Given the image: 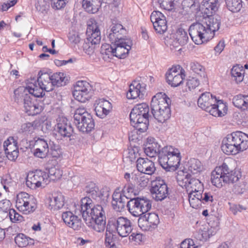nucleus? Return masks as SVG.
I'll use <instances>...</instances> for the list:
<instances>
[{"label": "nucleus", "instance_id": "1", "mask_svg": "<svg viewBox=\"0 0 248 248\" xmlns=\"http://www.w3.org/2000/svg\"><path fill=\"white\" fill-rule=\"evenodd\" d=\"M201 4L205 21L193 23L188 30L191 39L197 45L213 38L220 25L219 17L214 15L219 6V0H203Z\"/></svg>", "mask_w": 248, "mask_h": 248}, {"label": "nucleus", "instance_id": "2", "mask_svg": "<svg viewBox=\"0 0 248 248\" xmlns=\"http://www.w3.org/2000/svg\"><path fill=\"white\" fill-rule=\"evenodd\" d=\"M79 212L89 228L98 232L104 231L106 217L102 205H94L92 200L86 196L80 200Z\"/></svg>", "mask_w": 248, "mask_h": 248}, {"label": "nucleus", "instance_id": "3", "mask_svg": "<svg viewBox=\"0 0 248 248\" xmlns=\"http://www.w3.org/2000/svg\"><path fill=\"white\" fill-rule=\"evenodd\" d=\"M248 148V135L240 131L228 135L222 142L221 150L227 155H236Z\"/></svg>", "mask_w": 248, "mask_h": 248}, {"label": "nucleus", "instance_id": "4", "mask_svg": "<svg viewBox=\"0 0 248 248\" xmlns=\"http://www.w3.org/2000/svg\"><path fill=\"white\" fill-rule=\"evenodd\" d=\"M199 107L211 115L222 117L227 113V107L221 100H217L209 92L202 93L198 100Z\"/></svg>", "mask_w": 248, "mask_h": 248}, {"label": "nucleus", "instance_id": "5", "mask_svg": "<svg viewBox=\"0 0 248 248\" xmlns=\"http://www.w3.org/2000/svg\"><path fill=\"white\" fill-rule=\"evenodd\" d=\"M240 174L231 170L228 165L223 163L216 167L211 173V182L213 185L220 188L225 184L234 183L239 179Z\"/></svg>", "mask_w": 248, "mask_h": 248}, {"label": "nucleus", "instance_id": "6", "mask_svg": "<svg viewBox=\"0 0 248 248\" xmlns=\"http://www.w3.org/2000/svg\"><path fill=\"white\" fill-rule=\"evenodd\" d=\"M181 160L180 152L172 146L162 148L158 155V162L166 171H174L177 169Z\"/></svg>", "mask_w": 248, "mask_h": 248}, {"label": "nucleus", "instance_id": "7", "mask_svg": "<svg viewBox=\"0 0 248 248\" xmlns=\"http://www.w3.org/2000/svg\"><path fill=\"white\" fill-rule=\"evenodd\" d=\"M108 226L112 232L121 237L129 236L133 229L132 221L124 217L110 218L108 221Z\"/></svg>", "mask_w": 248, "mask_h": 248}, {"label": "nucleus", "instance_id": "8", "mask_svg": "<svg viewBox=\"0 0 248 248\" xmlns=\"http://www.w3.org/2000/svg\"><path fill=\"white\" fill-rule=\"evenodd\" d=\"M36 80L38 85L46 92L54 90V87H61L62 82V76L61 72H56L52 75L48 73H43L40 71L38 74Z\"/></svg>", "mask_w": 248, "mask_h": 248}, {"label": "nucleus", "instance_id": "9", "mask_svg": "<svg viewBox=\"0 0 248 248\" xmlns=\"http://www.w3.org/2000/svg\"><path fill=\"white\" fill-rule=\"evenodd\" d=\"M14 94L16 101L23 102L25 111L29 115H35L41 111V108L32 102L30 95L23 88L15 90Z\"/></svg>", "mask_w": 248, "mask_h": 248}, {"label": "nucleus", "instance_id": "10", "mask_svg": "<svg viewBox=\"0 0 248 248\" xmlns=\"http://www.w3.org/2000/svg\"><path fill=\"white\" fill-rule=\"evenodd\" d=\"M126 206L131 215L140 217L151 209L152 203L146 198L137 197L129 200Z\"/></svg>", "mask_w": 248, "mask_h": 248}, {"label": "nucleus", "instance_id": "11", "mask_svg": "<svg viewBox=\"0 0 248 248\" xmlns=\"http://www.w3.org/2000/svg\"><path fill=\"white\" fill-rule=\"evenodd\" d=\"M16 207L23 214L29 215L36 210V201L33 196L21 192L16 196Z\"/></svg>", "mask_w": 248, "mask_h": 248}, {"label": "nucleus", "instance_id": "12", "mask_svg": "<svg viewBox=\"0 0 248 248\" xmlns=\"http://www.w3.org/2000/svg\"><path fill=\"white\" fill-rule=\"evenodd\" d=\"M93 93V86L85 81H78L74 86L73 95L75 99L81 103L90 100Z\"/></svg>", "mask_w": 248, "mask_h": 248}, {"label": "nucleus", "instance_id": "13", "mask_svg": "<svg viewBox=\"0 0 248 248\" xmlns=\"http://www.w3.org/2000/svg\"><path fill=\"white\" fill-rule=\"evenodd\" d=\"M74 120L76 126H87V130L89 127L94 128L95 123L92 115L83 107L77 108L74 112Z\"/></svg>", "mask_w": 248, "mask_h": 248}, {"label": "nucleus", "instance_id": "14", "mask_svg": "<svg viewBox=\"0 0 248 248\" xmlns=\"http://www.w3.org/2000/svg\"><path fill=\"white\" fill-rule=\"evenodd\" d=\"M178 183L180 186L186 188L188 194L191 193L201 192L203 191V184L198 179L192 177L187 174L185 178H178Z\"/></svg>", "mask_w": 248, "mask_h": 248}, {"label": "nucleus", "instance_id": "15", "mask_svg": "<svg viewBox=\"0 0 248 248\" xmlns=\"http://www.w3.org/2000/svg\"><path fill=\"white\" fill-rule=\"evenodd\" d=\"M48 175L41 170H36L28 173L26 184L28 187L31 189H36L42 186V184H46L48 181Z\"/></svg>", "mask_w": 248, "mask_h": 248}, {"label": "nucleus", "instance_id": "16", "mask_svg": "<svg viewBox=\"0 0 248 248\" xmlns=\"http://www.w3.org/2000/svg\"><path fill=\"white\" fill-rule=\"evenodd\" d=\"M151 192L153 198L156 201H162L169 195L167 185L163 180H156L152 183Z\"/></svg>", "mask_w": 248, "mask_h": 248}, {"label": "nucleus", "instance_id": "17", "mask_svg": "<svg viewBox=\"0 0 248 248\" xmlns=\"http://www.w3.org/2000/svg\"><path fill=\"white\" fill-rule=\"evenodd\" d=\"M86 38L84 40L82 46L83 51L88 55H92L95 48L99 46L101 39L100 31L86 34Z\"/></svg>", "mask_w": 248, "mask_h": 248}, {"label": "nucleus", "instance_id": "18", "mask_svg": "<svg viewBox=\"0 0 248 248\" xmlns=\"http://www.w3.org/2000/svg\"><path fill=\"white\" fill-rule=\"evenodd\" d=\"M179 68L176 66L170 68L166 73V79L167 83L172 87H177L183 81L185 75L184 70L178 71Z\"/></svg>", "mask_w": 248, "mask_h": 248}, {"label": "nucleus", "instance_id": "19", "mask_svg": "<svg viewBox=\"0 0 248 248\" xmlns=\"http://www.w3.org/2000/svg\"><path fill=\"white\" fill-rule=\"evenodd\" d=\"M159 222L158 216L154 213H145L140 216L138 219L139 226L144 230H149L150 228H155Z\"/></svg>", "mask_w": 248, "mask_h": 248}, {"label": "nucleus", "instance_id": "20", "mask_svg": "<svg viewBox=\"0 0 248 248\" xmlns=\"http://www.w3.org/2000/svg\"><path fill=\"white\" fill-rule=\"evenodd\" d=\"M170 99L165 93H159L152 98L151 102V110L158 111L160 109L170 108Z\"/></svg>", "mask_w": 248, "mask_h": 248}, {"label": "nucleus", "instance_id": "21", "mask_svg": "<svg viewBox=\"0 0 248 248\" xmlns=\"http://www.w3.org/2000/svg\"><path fill=\"white\" fill-rule=\"evenodd\" d=\"M151 21L157 33L163 34L167 30V21L164 15L159 11H154L150 16Z\"/></svg>", "mask_w": 248, "mask_h": 248}, {"label": "nucleus", "instance_id": "22", "mask_svg": "<svg viewBox=\"0 0 248 248\" xmlns=\"http://www.w3.org/2000/svg\"><path fill=\"white\" fill-rule=\"evenodd\" d=\"M111 43L114 44L115 56L120 59L126 57L132 46V42L130 39L123 40L122 41L118 40L116 43Z\"/></svg>", "mask_w": 248, "mask_h": 248}, {"label": "nucleus", "instance_id": "23", "mask_svg": "<svg viewBox=\"0 0 248 248\" xmlns=\"http://www.w3.org/2000/svg\"><path fill=\"white\" fill-rule=\"evenodd\" d=\"M145 84L140 83L138 81H134L129 85V90L126 94L128 99H135L137 98H142L145 92Z\"/></svg>", "mask_w": 248, "mask_h": 248}, {"label": "nucleus", "instance_id": "24", "mask_svg": "<svg viewBox=\"0 0 248 248\" xmlns=\"http://www.w3.org/2000/svg\"><path fill=\"white\" fill-rule=\"evenodd\" d=\"M94 107L96 116L100 118L106 117L112 109L111 104L103 98L96 100Z\"/></svg>", "mask_w": 248, "mask_h": 248}, {"label": "nucleus", "instance_id": "25", "mask_svg": "<svg viewBox=\"0 0 248 248\" xmlns=\"http://www.w3.org/2000/svg\"><path fill=\"white\" fill-rule=\"evenodd\" d=\"M63 222L68 227L75 231L79 230L82 227V221L70 211H63Z\"/></svg>", "mask_w": 248, "mask_h": 248}, {"label": "nucleus", "instance_id": "26", "mask_svg": "<svg viewBox=\"0 0 248 248\" xmlns=\"http://www.w3.org/2000/svg\"><path fill=\"white\" fill-rule=\"evenodd\" d=\"M136 163L137 170L141 173L152 175L155 170L154 163L147 158L140 157Z\"/></svg>", "mask_w": 248, "mask_h": 248}, {"label": "nucleus", "instance_id": "27", "mask_svg": "<svg viewBox=\"0 0 248 248\" xmlns=\"http://www.w3.org/2000/svg\"><path fill=\"white\" fill-rule=\"evenodd\" d=\"M125 33V30L121 24H113L109 32L108 38L111 43H116V41L127 39L124 38Z\"/></svg>", "mask_w": 248, "mask_h": 248}, {"label": "nucleus", "instance_id": "28", "mask_svg": "<svg viewBox=\"0 0 248 248\" xmlns=\"http://www.w3.org/2000/svg\"><path fill=\"white\" fill-rule=\"evenodd\" d=\"M119 189L115 190L112 195L111 204L113 208L116 211L120 212L125 205L126 201L129 199L126 195H124Z\"/></svg>", "mask_w": 248, "mask_h": 248}, {"label": "nucleus", "instance_id": "29", "mask_svg": "<svg viewBox=\"0 0 248 248\" xmlns=\"http://www.w3.org/2000/svg\"><path fill=\"white\" fill-rule=\"evenodd\" d=\"M34 156L43 158L46 157L48 152V145L46 140L39 138L34 143Z\"/></svg>", "mask_w": 248, "mask_h": 248}, {"label": "nucleus", "instance_id": "30", "mask_svg": "<svg viewBox=\"0 0 248 248\" xmlns=\"http://www.w3.org/2000/svg\"><path fill=\"white\" fill-rule=\"evenodd\" d=\"M159 147L160 145L155 141V139L150 137L147 139V142L144 145V152L147 156L153 157L160 152Z\"/></svg>", "mask_w": 248, "mask_h": 248}, {"label": "nucleus", "instance_id": "31", "mask_svg": "<svg viewBox=\"0 0 248 248\" xmlns=\"http://www.w3.org/2000/svg\"><path fill=\"white\" fill-rule=\"evenodd\" d=\"M23 89L26 90L28 94H31L36 97H43L45 95V91L42 89L41 87L37 85L36 80L35 78H31L28 80V85L26 88Z\"/></svg>", "mask_w": 248, "mask_h": 248}, {"label": "nucleus", "instance_id": "32", "mask_svg": "<svg viewBox=\"0 0 248 248\" xmlns=\"http://www.w3.org/2000/svg\"><path fill=\"white\" fill-rule=\"evenodd\" d=\"M131 125L140 133L145 132L149 125V117L137 116L136 119L130 118Z\"/></svg>", "mask_w": 248, "mask_h": 248}, {"label": "nucleus", "instance_id": "33", "mask_svg": "<svg viewBox=\"0 0 248 248\" xmlns=\"http://www.w3.org/2000/svg\"><path fill=\"white\" fill-rule=\"evenodd\" d=\"M173 37L174 39L171 42V45L175 48L178 47L179 46H184L188 40L187 32L181 28L177 30Z\"/></svg>", "mask_w": 248, "mask_h": 248}, {"label": "nucleus", "instance_id": "34", "mask_svg": "<svg viewBox=\"0 0 248 248\" xmlns=\"http://www.w3.org/2000/svg\"><path fill=\"white\" fill-rule=\"evenodd\" d=\"M149 108L146 103H141L135 106L132 109L129 117L136 119V117H149Z\"/></svg>", "mask_w": 248, "mask_h": 248}, {"label": "nucleus", "instance_id": "35", "mask_svg": "<svg viewBox=\"0 0 248 248\" xmlns=\"http://www.w3.org/2000/svg\"><path fill=\"white\" fill-rule=\"evenodd\" d=\"M101 6V0H83L82 7L88 13L95 14Z\"/></svg>", "mask_w": 248, "mask_h": 248}, {"label": "nucleus", "instance_id": "36", "mask_svg": "<svg viewBox=\"0 0 248 248\" xmlns=\"http://www.w3.org/2000/svg\"><path fill=\"white\" fill-rule=\"evenodd\" d=\"M62 195L60 193L58 195L54 194L52 195V198L50 199L49 206L50 210L57 215L60 213L61 208L62 207V203L61 202Z\"/></svg>", "mask_w": 248, "mask_h": 248}, {"label": "nucleus", "instance_id": "37", "mask_svg": "<svg viewBox=\"0 0 248 248\" xmlns=\"http://www.w3.org/2000/svg\"><path fill=\"white\" fill-rule=\"evenodd\" d=\"M234 106L243 110L248 109V95L238 94L232 99Z\"/></svg>", "mask_w": 248, "mask_h": 248}, {"label": "nucleus", "instance_id": "38", "mask_svg": "<svg viewBox=\"0 0 248 248\" xmlns=\"http://www.w3.org/2000/svg\"><path fill=\"white\" fill-rule=\"evenodd\" d=\"M186 166L188 171L193 174H197L201 172L202 169V163L196 158L190 159Z\"/></svg>", "mask_w": 248, "mask_h": 248}, {"label": "nucleus", "instance_id": "39", "mask_svg": "<svg viewBox=\"0 0 248 248\" xmlns=\"http://www.w3.org/2000/svg\"><path fill=\"white\" fill-rule=\"evenodd\" d=\"M152 113L154 118L161 123L169 119L171 115L170 108H166L165 110L160 109L158 111H152Z\"/></svg>", "mask_w": 248, "mask_h": 248}, {"label": "nucleus", "instance_id": "40", "mask_svg": "<svg viewBox=\"0 0 248 248\" xmlns=\"http://www.w3.org/2000/svg\"><path fill=\"white\" fill-rule=\"evenodd\" d=\"M181 5L182 9L187 13H194L199 7V4L196 0H183Z\"/></svg>", "mask_w": 248, "mask_h": 248}, {"label": "nucleus", "instance_id": "41", "mask_svg": "<svg viewBox=\"0 0 248 248\" xmlns=\"http://www.w3.org/2000/svg\"><path fill=\"white\" fill-rule=\"evenodd\" d=\"M201 192L191 193L188 194V200L190 205L193 208H198L202 205Z\"/></svg>", "mask_w": 248, "mask_h": 248}, {"label": "nucleus", "instance_id": "42", "mask_svg": "<svg viewBox=\"0 0 248 248\" xmlns=\"http://www.w3.org/2000/svg\"><path fill=\"white\" fill-rule=\"evenodd\" d=\"M231 75L237 83L242 81L244 78V70L242 67L239 65L233 66L231 70Z\"/></svg>", "mask_w": 248, "mask_h": 248}, {"label": "nucleus", "instance_id": "43", "mask_svg": "<svg viewBox=\"0 0 248 248\" xmlns=\"http://www.w3.org/2000/svg\"><path fill=\"white\" fill-rule=\"evenodd\" d=\"M227 8L235 13L239 11L242 7L241 0H225Z\"/></svg>", "mask_w": 248, "mask_h": 248}, {"label": "nucleus", "instance_id": "44", "mask_svg": "<svg viewBox=\"0 0 248 248\" xmlns=\"http://www.w3.org/2000/svg\"><path fill=\"white\" fill-rule=\"evenodd\" d=\"M84 191L86 193L89 194L92 198L96 199V198L99 196L100 192L98 187L96 186L95 184L91 182L86 186Z\"/></svg>", "mask_w": 248, "mask_h": 248}, {"label": "nucleus", "instance_id": "45", "mask_svg": "<svg viewBox=\"0 0 248 248\" xmlns=\"http://www.w3.org/2000/svg\"><path fill=\"white\" fill-rule=\"evenodd\" d=\"M114 48V44H104L101 46L100 52L102 55L108 56V58H111L115 56Z\"/></svg>", "mask_w": 248, "mask_h": 248}, {"label": "nucleus", "instance_id": "46", "mask_svg": "<svg viewBox=\"0 0 248 248\" xmlns=\"http://www.w3.org/2000/svg\"><path fill=\"white\" fill-rule=\"evenodd\" d=\"M63 124H64V125L66 127H63V138H69L70 140H72L74 138V136L73 135V127L70 123L68 124L67 123V119L63 117Z\"/></svg>", "mask_w": 248, "mask_h": 248}, {"label": "nucleus", "instance_id": "47", "mask_svg": "<svg viewBox=\"0 0 248 248\" xmlns=\"http://www.w3.org/2000/svg\"><path fill=\"white\" fill-rule=\"evenodd\" d=\"M31 239L23 233L18 234L15 238L16 244L19 247H25L28 245L29 240Z\"/></svg>", "mask_w": 248, "mask_h": 248}, {"label": "nucleus", "instance_id": "48", "mask_svg": "<svg viewBox=\"0 0 248 248\" xmlns=\"http://www.w3.org/2000/svg\"><path fill=\"white\" fill-rule=\"evenodd\" d=\"M195 238L200 241H206L210 238L208 228L204 227L194 233Z\"/></svg>", "mask_w": 248, "mask_h": 248}, {"label": "nucleus", "instance_id": "49", "mask_svg": "<svg viewBox=\"0 0 248 248\" xmlns=\"http://www.w3.org/2000/svg\"><path fill=\"white\" fill-rule=\"evenodd\" d=\"M121 192L124 195H126L128 197L131 194L135 196L138 194V191L135 189V186L130 182H127L125 185Z\"/></svg>", "mask_w": 248, "mask_h": 248}, {"label": "nucleus", "instance_id": "50", "mask_svg": "<svg viewBox=\"0 0 248 248\" xmlns=\"http://www.w3.org/2000/svg\"><path fill=\"white\" fill-rule=\"evenodd\" d=\"M189 68L193 72L199 75L201 77H204V69L200 63L196 62H191Z\"/></svg>", "mask_w": 248, "mask_h": 248}, {"label": "nucleus", "instance_id": "51", "mask_svg": "<svg viewBox=\"0 0 248 248\" xmlns=\"http://www.w3.org/2000/svg\"><path fill=\"white\" fill-rule=\"evenodd\" d=\"M3 148L5 154H9L11 152L18 151V147L16 146V143L10 142L9 139H8L4 142Z\"/></svg>", "mask_w": 248, "mask_h": 248}, {"label": "nucleus", "instance_id": "52", "mask_svg": "<svg viewBox=\"0 0 248 248\" xmlns=\"http://www.w3.org/2000/svg\"><path fill=\"white\" fill-rule=\"evenodd\" d=\"M9 215L10 220L13 223H18L23 220V217L14 209L9 210Z\"/></svg>", "mask_w": 248, "mask_h": 248}, {"label": "nucleus", "instance_id": "53", "mask_svg": "<svg viewBox=\"0 0 248 248\" xmlns=\"http://www.w3.org/2000/svg\"><path fill=\"white\" fill-rule=\"evenodd\" d=\"M57 124L54 127V134L58 140H61L62 134L61 130L62 128V118L59 116L56 119Z\"/></svg>", "mask_w": 248, "mask_h": 248}, {"label": "nucleus", "instance_id": "54", "mask_svg": "<svg viewBox=\"0 0 248 248\" xmlns=\"http://www.w3.org/2000/svg\"><path fill=\"white\" fill-rule=\"evenodd\" d=\"M68 37L69 41L75 44H80L81 40L80 34L76 31H70L69 32Z\"/></svg>", "mask_w": 248, "mask_h": 248}, {"label": "nucleus", "instance_id": "55", "mask_svg": "<svg viewBox=\"0 0 248 248\" xmlns=\"http://www.w3.org/2000/svg\"><path fill=\"white\" fill-rule=\"evenodd\" d=\"M109 226L107 227L105 233V244L107 247H112L114 246L113 234L108 231Z\"/></svg>", "mask_w": 248, "mask_h": 248}, {"label": "nucleus", "instance_id": "56", "mask_svg": "<svg viewBox=\"0 0 248 248\" xmlns=\"http://www.w3.org/2000/svg\"><path fill=\"white\" fill-rule=\"evenodd\" d=\"M96 31H100L97 22L95 20L89 21L88 23L86 34L94 33Z\"/></svg>", "mask_w": 248, "mask_h": 248}, {"label": "nucleus", "instance_id": "57", "mask_svg": "<svg viewBox=\"0 0 248 248\" xmlns=\"http://www.w3.org/2000/svg\"><path fill=\"white\" fill-rule=\"evenodd\" d=\"M200 84L199 79L197 78L189 77L186 82V86L191 90L195 89Z\"/></svg>", "mask_w": 248, "mask_h": 248}, {"label": "nucleus", "instance_id": "58", "mask_svg": "<svg viewBox=\"0 0 248 248\" xmlns=\"http://www.w3.org/2000/svg\"><path fill=\"white\" fill-rule=\"evenodd\" d=\"M174 0H158L160 6L165 10H170L174 7Z\"/></svg>", "mask_w": 248, "mask_h": 248}, {"label": "nucleus", "instance_id": "59", "mask_svg": "<svg viewBox=\"0 0 248 248\" xmlns=\"http://www.w3.org/2000/svg\"><path fill=\"white\" fill-rule=\"evenodd\" d=\"M201 192L202 198L201 200L202 203H205L209 202H212L213 201V197L212 194L210 192Z\"/></svg>", "mask_w": 248, "mask_h": 248}, {"label": "nucleus", "instance_id": "60", "mask_svg": "<svg viewBox=\"0 0 248 248\" xmlns=\"http://www.w3.org/2000/svg\"><path fill=\"white\" fill-rule=\"evenodd\" d=\"M229 204H230V209L234 215H236L238 212H241L246 209V207L240 204H231L230 203Z\"/></svg>", "mask_w": 248, "mask_h": 248}, {"label": "nucleus", "instance_id": "61", "mask_svg": "<svg viewBox=\"0 0 248 248\" xmlns=\"http://www.w3.org/2000/svg\"><path fill=\"white\" fill-rule=\"evenodd\" d=\"M181 248H197L195 246L194 242L192 240L186 239L183 241L180 246Z\"/></svg>", "mask_w": 248, "mask_h": 248}, {"label": "nucleus", "instance_id": "62", "mask_svg": "<svg viewBox=\"0 0 248 248\" xmlns=\"http://www.w3.org/2000/svg\"><path fill=\"white\" fill-rule=\"evenodd\" d=\"M18 0H7L1 5V10L3 11L8 10L10 7L14 6L17 2Z\"/></svg>", "mask_w": 248, "mask_h": 248}, {"label": "nucleus", "instance_id": "63", "mask_svg": "<svg viewBox=\"0 0 248 248\" xmlns=\"http://www.w3.org/2000/svg\"><path fill=\"white\" fill-rule=\"evenodd\" d=\"M10 207V202L8 200H3L0 201V209L3 212L9 211Z\"/></svg>", "mask_w": 248, "mask_h": 248}, {"label": "nucleus", "instance_id": "64", "mask_svg": "<svg viewBox=\"0 0 248 248\" xmlns=\"http://www.w3.org/2000/svg\"><path fill=\"white\" fill-rule=\"evenodd\" d=\"M75 207H76V203L73 202H64L63 201V211H70Z\"/></svg>", "mask_w": 248, "mask_h": 248}]
</instances>
